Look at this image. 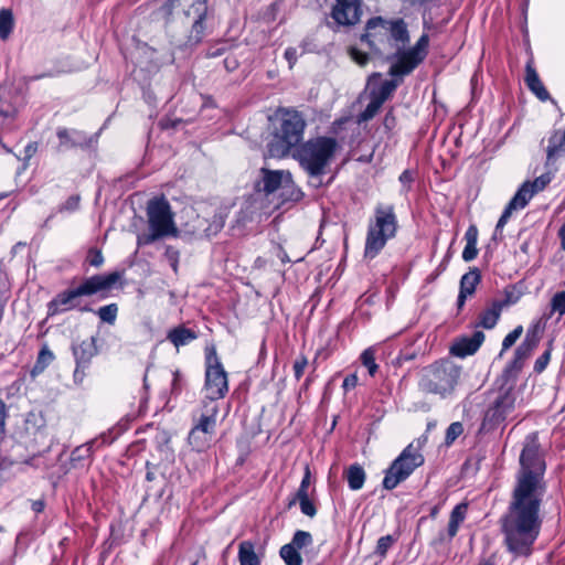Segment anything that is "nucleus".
Instances as JSON below:
<instances>
[{"instance_id":"1","label":"nucleus","mask_w":565,"mask_h":565,"mask_svg":"<svg viewBox=\"0 0 565 565\" xmlns=\"http://www.w3.org/2000/svg\"><path fill=\"white\" fill-rule=\"evenodd\" d=\"M545 460L536 434L526 436L520 469L507 511L499 520L503 545L513 558H527L534 551L543 520L541 505L546 493Z\"/></svg>"},{"instance_id":"2","label":"nucleus","mask_w":565,"mask_h":565,"mask_svg":"<svg viewBox=\"0 0 565 565\" xmlns=\"http://www.w3.org/2000/svg\"><path fill=\"white\" fill-rule=\"evenodd\" d=\"M121 278L122 273L120 271L87 277L78 286L58 292L47 303L49 315L55 316L73 309H78L81 312L94 311L89 306H79L82 297H90L99 294L100 298H106L108 292Z\"/></svg>"},{"instance_id":"3","label":"nucleus","mask_w":565,"mask_h":565,"mask_svg":"<svg viewBox=\"0 0 565 565\" xmlns=\"http://www.w3.org/2000/svg\"><path fill=\"white\" fill-rule=\"evenodd\" d=\"M306 120L295 109L280 108L275 114L273 139L267 145V152L273 158L288 156L303 139Z\"/></svg>"},{"instance_id":"4","label":"nucleus","mask_w":565,"mask_h":565,"mask_svg":"<svg viewBox=\"0 0 565 565\" xmlns=\"http://www.w3.org/2000/svg\"><path fill=\"white\" fill-rule=\"evenodd\" d=\"M398 221L393 204L377 203L369 220L364 245V258L374 259L387 242L396 236Z\"/></svg>"},{"instance_id":"5","label":"nucleus","mask_w":565,"mask_h":565,"mask_svg":"<svg viewBox=\"0 0 565 565\" xmlns=\"http://www.w3.org/2000/svg\"><path fill=\"white\" fill-rule=\"evenodd\" d=\"M339 148L335 138L320 136L302 142L297 148L294 157L309 177L319 178L327 173Z\"/></svg>"},{"instance_id":"6","label":"nucleus","mask_w":565,"mask_h":565,"mask_svg":"<svg viewBox=\"0 0 565 565\" xmlns=\"http://www.w3.org/2000/svg\"><path fill=\"white\" fill-rule=\"evenodd\" d=\"M147 217L149 232L138 236V245H150L156 241L177 236L178 228L173 220V213L164 196L154 198L148 202Z\"/></svg>"},{"instance_id":"7","label":"nucleus","mask_w":565,"mask_h":565,"mask_svg":"<svg viewBox=\"0 0 565 565\" xmlns=\"http://www.w3.org/2000/svg\"><path fill=\"white\" fill-rule=\"evenodd\" d=\"M175 8H180L184 15L192 20L189 42L200 43L205 34L206 22L212 19L207 0H168L161 11L168 18Z\"/></svg>"},{"instance_id":"8","label":"nucleus","mask_w":565,"mask_h":565,"mask_svg":"<svg viewBox=\"0 0 565 565\" xmlns=\"http://www.w3.org/2000/svg\"><path fill=\"white\" fill-rule=\"evenodd\" d=\"M255 191L265 196L278 193L282 202L299 201L302 192L295 186L292 175L285 170L260 169V179L255 182Z\"/></svg>"},{"instance_id":"9","label":"nucleus","mask_w":565,"mask_h":565,"mask_svg":"<svg viewBox=\"0 0 565 565\" xmlns=\"http://www.w3.org/2000/svg\"><path fill=\"white\" fill-rule=\"evenodd\" d=\"M424 456L420 446L411 443L403 451L393 460L385 471L383 479V488L386 490L395 489L401 482L405 481L416 468L424 465Z\"/></svg>"},{"instance_id":"10","label":"nucleus","mask_w":565,"mask_h":565,"mask_svg":"<svg viewBox=\"0 0 565 565\" xmlns=\"http://www.w3.org/2000/svg\"><path fill=\"white\" fill-rule=\"evenodd\" d=\"M459 377V370L449 362H436L426 367L419 381L422 391L430 394L446 396L449 394Z\"/></svg>"},{"instance_id":"11","label":"nucleus","mask_w":565,"mask_h":565,"mask_svg":"<svg viewBox=\"0 0 565 565\" xmlns=\"http://www.w3.org/2000/svg\"><path fill=\"white\" fill-rule=\"evenodd\" d=\"M206 369L204 381V399L209 404L225 397L228 392L227 373L224 370L215 349L206 353Z\"/></svg>"},{"instance_id":"12","label":"nucleus","mask_w":565,"mask_h":565,"mask_svg":"<svg viewBox=\"0 0 565 565\" xmlns=\"http://www.w3.org/2000/svg\"><path fill=\"white\" fill-rule=\"evenodd\" d=\"M515 401V393L512 388L500 392L486 411L479 434H488L497 429L514 412Z\"/></svg>"},{"instance_id":"13","label":"nucleus","mask_w":565,"mask_h":565,"mask_svg":"<svg viewBox=\"0 0 565 565\" xmlns=\"http://www.w3.org/2000/svg\"><path fill=\"white\" fill-rule=\"evenodd\" d=\"M375 53H383L390 49L386 20L381 17L372 18L366 23V31L361 38Z\"/></svg>"},{"instance_id":"14","label":"nucleus","mask_w":565,"mask_h":565,"mask_svg":"<svg viewBox=\"0 0 565 565\" xmlns=\"http://www.w3.org/2000/svg\"><path fill=\"white\" fill-rule=\"evenodd\" d=\"M24 105L23 97L17 95L9 98L6 90H0V129H13V122L21 107Z\"/></svg>"},{"instance_id":"15","label":"nucleus","mask_w":565,"mask_h":565,"mask_svg":"<svg viewBox=\"0 0 565 565\" xmlns=\"http://www.w3.org/2000/svg\"><path fill=\"white\" fill-rule=\"evenodd\" d=\"M359 0H337L331 11V18L338 25H353L360 20Z\"/></svg>"},{"instance_id":"16","label":"nucleus","mask_w":565,"mask_h":565,"mask_svg":"<svg viewBox=\"0 0 565 565\" xmlns=\"http://www.w3.org/2000/svg\"><path fill=\"white\" fill-rule=\"evenodd\" d=\"M537 344L539 338L529 330L524 340L515 349L514 358L507 366V371L515 373L520 372L524 362L532 355Z\"/></svg>"},{"instance_id":"17","label":"nucleus","mask_w":565,"mask_h":565,"mask_svg":"<svg viewBox=\"0 0 565 565\" xmlns=\"http://www.w3.org/2000/svg\"><path fill=\"white\" fill-rule=\"evenodd\" d=\"M415 55L416 54H412L407 50H398L395 62L390 66L388 74L392 77H399V79L411 74L422 63V61Z\"/></svg>"},{"instance_id":"18","label":"nucleus","mask_w":565,"mask_h":565,"mask_svg":"<svg viewBox=\"0 0 565 565\" xmlns=\"http://www.w3.org/2000/svg\"><path fill=\"white\" fill-rule=\"evenodd\" d=\"M61 147L65 148H88L93 142H96L97 135L87 137L84 132L78 130H68L66 128H60L56 132Z\"/></svg>"},{"instance_id":"19","label":"nucleus","mask_w":565,"mask_h":565,"mask_svg":"<svg viewBox=\"0 0 565 565\" xmlns=\"http://www.w3.org/2000/svg\"><path fill=\"white\" fill-rule=\"evenodd\" d=\"M482 331H475L470 337L459 339L452 347L451 353L458 358H466L475 354L484 341Z\"/></svg>"},{"instance_id":"20","label":"nucleus","mask_w":565,"mask_h":565,"mask_svg":"<svg viewBox=\"0 0 565 565\" xmlns=\"http://www.w3.org/2000/svg\"><path fill=\"white\" fill-rule=\"evenodd\" d=\"M551 181L552 175L550 173L541 174L532 182H523L514 195L518 196L524 205H527L531 199L537 192L543 191L550 184Z\"/></svg>"},{"instance_id":"21","label":"nucleus","mask_w":565,"mask_h":565,"mask_svg":"<svg viewBox=\"0 0 565 565\" xmlns=\"http://www.w3.org/2000/svg\"><path fill=\"white\" fill-rule=\"evenodd\" d=\"M203 404L204 413L201 415L198 424L193 427V436L202 433L211 436L215 429L218 408L216 404H209L206 401H203Z\"/></svg>"},{"instance_id":"22","label":"nucleus","mask_w":565,"mask_h":565,"mask_svg":"<svg viewBox=\"0 0 565 565\" xmlns=\"http://www.w3.org/2000/svg\"><path fill=\"white\" fill-rule=\"evenodd\" d=\"M73 355L76 364L90 365L93 356L97 353L96 340L94 337L83 340L78 344L72 347Z\"/></svg>"},{"instance_id":"23","label":"nucleus","mask_w":565,"mask_h":565,"mask_svg":"<svg viewBox=\"0 0 565 565\" xmlns=\"http://www.w3.org/2000/svg\"><path fill=\"white\" fill-rule=\"evenodd\" d=\"M386 25L388 30L390 49L398 46L399 44L404 45L409 41L406 23L402 19L394 21L386 20Z\"/></svg>"},{"instance_id":"24","label":"nucleus","mask_w":565,"mask_h":565,"mask_svg":"<svg viewBox=\"0 0 565 565\" xmlns=\"http://www.w3.org/2000/svg\"><path fill=\"white\" fill-rule=\"evenodd\" d=\"M525 83L527 88L542 102L550 99V94L539 77L535 68L527 63L525 67Z\"/></svg>"},{"instance_id":"25","label":"nucleus","mask_w":565,"mask_h":565,"mask_svg":"<svg viewBox=\"0 0 565 565\" xmlns=\"http://www.w3.org/2000/svg\"><path fill=\"white\" fill-rule=\"evenodd\" d=\"M467 511L468 504L466 502H461L452 509L447 529L449 540L457 535L461 523L466 520Z\"/></svg>"},{"instance_id":"26","label":"nucleus","mask_w":565,"mask_h":565,"mask_svg":"<svg viewBox=\"0 0 565 565\" xmlns=\"http://www.w3.org/2000/svg\"><path fill=\"white\" fill-rule=\"evenodd\" d=\"M167 339L175 347L180 348L183 345L189 344L191 341L196 339V333L183 326L177 327L171 329L168 334Z\"/></svg>"},{"instance_id":"27","label":"nucleus","mask_w":565,"mask_h":565,"mask_svg":"<svg viewBox=\"0 0 565 565\" xmlns=\"http://www.w3.org/2000/svg\"><path fill=\"white\" fill-rule=\"evenodd\" d=\"M238 561L241 565H260L262 558L255 552L252 541H242L238 545Z\"/></svg>"},{"instance_id":"28","label":"nucleus","mask_w":565,"mask_h":565,"mask_svg":"<svg viewBox=\"0 0 565 565\" xmlns=\"http://www.w3.org/2000/svg\"><path fill=\"white\" fill-rule=\"evenodd\" d=\"M501 312V306L492 301L489 307L480 312L478 326L484 329L494 328L498 323Z\"/></svg>"},{"instance_id":"29","label":"nucleus","mask_w":565,"mask_h":565,"mask_svg":"<svg viewBox=\"0 0 565 565\" xmlns=\"http://www.w3.org/2000/svg\"><path fill=\"white\" fill-rule=\"evenodd\" d=\"M565 153V139L561 131H555L548 139L546 159L551 163Z\"/></svg>"},{"instance_id":"30","label":"nucleus","mask_w":565,"mask_h":565,"mask_svg":"<svg viewBox=\"0 0 565 565\" xmlns=\"http://www.w3.org/2000/svg\"><path fill=\"white\" fill-rule=\"evenodd\" d=\"M526 205H524L520 199L515 195H513V198L510 200V202L507 204V206L504 207L497 225H495V230H494V235H493V238L497 237V235L503 230V227L505 226V224L508 223L509 218L511 217L512 213L516 210H522L524 209Z\"/></svg>"},{"instance_id":"31","label":"nucleus","mask_w":565,"mask_h":565,"mask_svg":"<svg viewBox=\"0 0 565 565\" xmlns=\"http://www.w3.org/2000/svg\"><path fill=\"white\" fill-rule=\"evenodd\" d=\"M345 478L349 488L353 491H356L363 488L366 475L360 465L354 463L347 469Z\"/></svg>"},{"instance_id":"32","label":"nucleus","mask_w":565,"mask_h":565,"mask_svg":"<svg viewBox=\"0 0 565 565\" xmlns=\"http://www.w3.org/2000/svg\"><path fill=\"white\" fill-rule=\"evenodd\" d=\"M481 279V275L478 268H472L468 273H466L460 279V289L459 291L466 295H473L476 291V287Z\"/></svg>"},{"instance_id":"33","label":"nucleus","mask_w":565,"mask_h":565,"mask_svg":"<svg viewBox=\"0 0 565 565\" xmlns=\"http://www.w3.org/2000/svg\"><path fill=\"white\" fill-rule=\"evenodd\" d=\"M54 361L53 352L44 345L36 358V361L31 370V375L35 376L42 373Z\"/></svg>"},{"instance_id":"34","label":"nucleus","mask_w":565,"mask_h":565,"mask_svg":"<svg viewBox=\"0 0 565 565\" xmlns=\"http://www.w3.org/2000/svg\"><path fill=\"white\" fill-rule=\"evenodd\" d=\"M401 79H386L381 83L376 90L372 92V96L377 99L380 103L384 104V102L393 94V92L399 85Z\"/></svg>"},{"instance_id":"35","label":"nucleus","mask_w":565,"mask_h":565,"mask_svg":"<svg viewBox=\"0 0 565 565\" xmlns=\"http://www.w3.org/2000/svg\"><path fill=\"white\" fill-rule=\"evenodd\" d=\"M14 25L13 14L11 10L9 9H1L0 10V39L7 40Z\"/></svg>"},{"instance_id":"36","label":"nucleus","mask_w":565,"mask_h":565,"mask_svg":"<svg viewBox=\"0 0 565 565\" xmlns=\"http://www.w3.org/2000/svg\"><path fill=\"white\" fill-rule=\"evenodd\" d=\"M279 555L286 565H302V557L300 553L289 543L280 547Z\"/></svg>"},{"instance_id":"37","label":"nucleus","mask_w":565,"mask_h":565,"mask_svg":"<svg viewBox=\"0 0 565 565\" xmlns=\"http://www.w3.org/2000/svg\"><path fill=\"white\" fill-rule=\"evenodd\" d=\"M95 313L98 316V318L110 326H113L116 322L117 315H118V306L117 303H109L106 306H103L98 308Z\"/></svg>"},{"instance_id":"38","label":"nucleus","mask_w":565,"mask_h":565,"mask_svg":"<svg viewBox=\"0 0 565 565\" xmlns=\"http://www.w3.org/2000/svg\"><path fill=\"white\" fill-rule=\"evenodd\" d=\"M122 433L124 428L121 426H115L109 430L100 434L97 438L94 439L98 440V443L94 446V449L113 444Z\"/></svg>"},{"instance_id":"39","label":"nucleus","mask_w":565,"mask_h":565,"mask_svg":"<svg viewBox=\"0 0 565 565\" xmlns=\"http://www.w3.org/2000/svg\"><path fill=\"white\" fill-rule=\"evenodd\" d=\"M360 360L361 363L367 369L369 374L374 376L379 369V365L375 362V349L372 347L365 349L362 352Z\"/></svg>"},{"instance_id":"40","label":"nucleus","mask_w":565,"mask_h":565,"mask_svg":"<svg viewBox=\"0 0 565 565\" xmlns=\"http://www.w3.org/2000/svg\"><path fill=\"white\" fill-rule=\"evenodd\" d=\"M428 45H429V36L428 34L424 33L422 36L417 40L416 44L408 49L412 54H416L415 56L418 57L422 62L425 60L428 53Z\"/></svg>"},{"instance_id":"41","label":"nucleus","mask_w":565,"mask_h":565,"mask_svg":"<svg viewBox=\"0 0 565 565\" xmlns=\"http://www.w3.org/2000/svg\"><path fill=\"white\" fill-rule=\"evenodd\" d=\"M428 45H429V36L428 34L424 33L422 36L417 40L416 44L408 49L412 54H416L415 56L418 57L422 62L425 60L428 53Z\"/></svg>"},{"instance_id":"42","label":"nucleus","mask_w":565,"mask_h":565,"mask_svg":"<svg viewBox=\"0 0 565 565\" xmlns=\"http://www.w3.org/2000/svg\"><path fill=\"white\" fill-rule=\"evenodd\" d=\"M97 443L98 440H90L89 443L75 448L71 455L72 461L88 459L92 456L94 446Z\"/></svg>"},{"instance_id":"43","label":"nucleus","mask_w":565,"mask_h":565,"mask_svg":"<svg viewBox=\"0 0 565 565\" xmlns=\"http://www.w3.org/2000/svg\"><path fill=\"white\" fill-rule=\"evenodd\" d=\"M289 544L299 551L312 544V535L307 531L298 530Z\"/></svg>"},{"instance_id":"44","label":"nucleus","mask_w":565,"mask_h":565,"mask_svg":"<svg viewBox=\"0 0 565 565\" xmlns=\"http://www.w3.org/2000/svg\"><path fill=\"white\" fill-rule=\"evenodd\" d=\"M211 436L207 434H198L193 436V428L189 434V444L193 447V449L198 451H202L210 445Z\"/></svg>"},{"instance_id":"45","label":"nucleus","mask_w":565,"mask_h":565,"mask_svg":"<svg viewBox=\"0 0 565 565\" xmlns=\"http://www.w3.org/2000/svg\"><path fill=\"white\" fill-rule=\"evenodd\" d=\"M463 433V425L460 422H454L451 423L448 428L446 429L445 434V445L451 446L456 439L461 436Z\"/></svg>"},{"instance_id":"46","label":"nucleus","mask_w":565,"mask_h":565,"mask_svg":"<svg viewBox=\"0 0 565 565\" xmlns=\"http://www.w3.org/2000/svg\"><path fill=\"white\" fill-rule=\"evenodd\" d=\"M382 105V103H380L372 96L370 103L366 105L365 109L360 115V121H367L372 119L380 110Z\"/></svg>"},{"instance_id":"47","label":"nucleus","mask_w":565,"mask_h":565,"mask_svg":"<svg viewBox=\"0 0 565 565\" xmlns=\"http://www.w3.org/2000/svg\"><path fill=\"white\" fill-rule=\"evenodd\" d=\"M394 543H395V539L392 535L381 536L377 540L375 554H377L382 558L385 557L387 554V551L393 546Z\"/></svg>"},{"instance_id":"48","label":"nucleus","mask_w":565,"mask_h":565,"mask_svg":"<svg viewBox=\"0 0 565 565\" xmlns=\"http://www.w3.org/2000/svg\"><path fill=\"white\" fill-rule=\"evenodd\" d=\"M552 311L558 313V318L565 315V290L556 292L550 302Z\"/></svg>"},{"instance_id":"49","label":"nucleus","mask_w":565,"mask_h":565,"mask_svg":"<svg viewBox=\"0 0 565 565\" xmlns=\"http://www.w3.org/2000/svg\"><path fill=\"white\" fill-rule=\"evenodd\" d=\"M296 501L299 502L300 511L305 515H307L309 518H313L317 514V508H316L315 503L309 499V497H305V499L303 498L294 499L290 502V505L292 503H295Z\"/></svg>"},{"instance_id":"50","label":"nucleus","mask_w":565,"mask_h":565,"mask_svg":"<svg viewBox=\"0 0 565 565\" xmlns=\"http://www.w3.org/2000/svg\"><path fill=\"white\" fill-rule=\"evenodd\" d=\"M552 341L548 343V348L536 359L534 363V372L542 373L550 363L552 354Z\"/></svg>"},{"instance_id":"51","label":"nucleus","mask_w":565,"mask_h":565,"mask_svg":"<svg viewBox=\"0 0 565 565\" xmlns=\"http://www.w3.org/2000/svg\"><path fill=\"white\" fill-rule=\"evenodd\" d=\"M522 332H523L522 326H518L510 333H508L502 341V349H501L500 354H502L504 351L510 349L519 340Z\"/></svg>"},{"instance_id":"52","label":"nucleus","mask_w":565,"mask_h":565,"mask_svg":"<svg viewBox=\"0 0 565 565\" xmlns=\"http://www.w3.org/2000/svg\"><path fill=\"white\" fill-rule=\"evenodd\" d=\"M86 262L92 267H100L104 264V256L102 254V250L97 248H90L87 253Z\"/></svg>"},{"instance_id":"53","label":"nucleus","mask_w":565,"mask_h":565,"mask_svg":"<svg viewBox=\"0 0 565 565\" xmlns=\"http://www.w3.org/2000/svg\"><path fill=\"white\" fill-rule=\"evenodd\" d=\"M310 479H311L310 470L307 467L306 471H305V475L302 477V480L300 482L299 489L297 490L295 499H299V498H303L305 499V497H309L308 489H309V486H310Z\"/></svg>"},{"instance_id":"54","label":"nucleus","mask_w":565,"mask_h":565,"mask_svg":"<svg viewBox=\"0 0 565 565\" xmlns=\"http://www.w3.org/2000/svg\"><path fill=\"white\" fill-rule=\"evenodd\" d=\"M307 365H308V359L305 355H299L295 360L292 369H294V374H295L296 380H300L301 379V376L305 373V370H306Z\"/></svg>"},{"instance_id":"55","label":"nucleus","mask_w":565,"mask_h":565,"mask_svg":"<svg viewBox=\"0 0 565 565\" xmlns=\"http://www.w3.org/2000/svg\"><path fill=\"white\" fill-rule=\"evenodd\" d=\"M520 299V296L516 295L513 290L505 289L504 290V298L502 300H493L495 303H499L501 306V310L503 308L516 303V301Z\"/></svg>"},{"instance_id":"56","label":"nucleus","mask_w":565,"mask_h":565,"mask_svg":"<svg viewBox=\"0 0 565 565\" xmlns=\"http://www.w3.org/2000/svg\"><path fill=\"white\" fill-rule=\"evenodd\" d=\"M398 180L402 184L403 191L408 192L411 190L412 183L414 182V172L406 169L401 173Z\"/></svg>"},{"instance_id":"57","label":"nucleus","mask_w":565,"mask_h":565,"mask_svg":"<svg viewBox=\"0 0 565 565\" xmlns=\"http://www.w3.org/2000/svg\"><path fill=\"white\" fill-rule=\"evenodd\" d=\"M478 255L477 244L466 243V246L462 250V259L465 262L473 260Z\"/></svg>"},{"instance_id":"58","label":"nucleus","mask_w":565,"mask_h":565,"mask_svg":"<svg viewBox=\"0 0 565 565\" xmlns=\"http://www.w3.org/2000/svg\"><path fill=\"white\" fill-rule=\"evenodd\" d=\"M164 256L169 260L171 267L174 271L178 269V262H179V252L173 248L172 246H168L164 252Z\"/></svg>"},{"instance_id":"59","label":"nucleus","mask_w":565,"mask_h":565,"mask_svg":"<svg viewBox=\"0 0 565 565\" xmlns=\"http://www.w3.org/2000/svg\"><path fill=\"white\" fill-rule=\"evenodd\" d=\"M89 366L87 365H81V364H76V367L74 370V374H73V379H74V383L79 385L83 383L85 376H86V371L88 370Z\"/></svg>"},{"instance_id":"60","label":"nucleus","mask_w":565,"mask_h":565,"mask_svg":"<svg viewBox=\"0 0 565 565\" xmlns=\"http://www.w3.org/2000/svg\"><path fill=\"white\" fill-rule=\"evenodd\" d=\"M350 55L354 62H356L359 65L364 66L369 62V55L366 53H363L356 49H352L350 51Z\"/></svg>"},{"instance_id":"61","label":"nucleus","mask_w":565,"mask_h":565,"mask_svg":"<svg viewBox=\"0 0 565 565\" xmlns=\"http://www.w3.org/2000/svg\"><path fill=\"white\" fill-rule=\"evenodd\" d=\"M356 385H358V375L355 373L347 375L342 383V387L345 392L355 388Z\"/></svg>"},{"instance_id":"62","label":"nucleus","mask_w":565,"mask_h":565,"mask_svg":"<svg viewBox=\"0 0 565 565\" xmlns=\"http://www.w3.org/2000/svg\"><path fill=\"white\" fill-rule=\"evenodd\" d=\"M478 234H479V232H478L477 226L471 224L465 233L466 243L477 244L478 243Z\"/></svg>"},{"instance_id":"63","label":"nucleus","mask_w":565,"mask_h":565,"mask_svg":"<svg viewBox=\"0 0 565 565\" xmlns=\"http://www.w3.org/2000/svg\"><path fill=\"white\" fill-rule=\"evenodd\" d=\"M181 375L179 371H174L172 373V382H171V394L178 395L181 392Z\"/></svg>"},{"instance_id":"64","label":"nucleus","mask_w":565,"mask_h":565,"mask_svg":"<svg viewBox=\"0 0 565 565\" xmlns=\"http://www.w3.org/2000/svg\"><path fill=\"white\" fill-rule=\"evenodd\" d=\"M78 206H79V196L72 195L65 201L62 209L66 210V211H75L78 209Z\"/></svg>"}]
</instances>
